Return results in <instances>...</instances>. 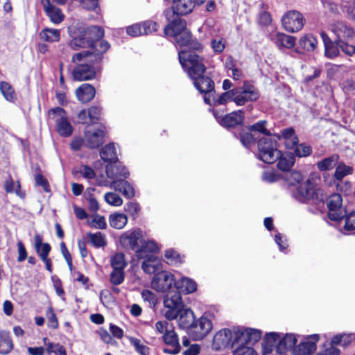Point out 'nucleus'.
<instances>
[{"instance_id":"38","label":"nucleus","mask_w":355,"mask_h":355,"mask_svg":"<svg viewBox=\"0 0 355 355\" xmlns=\"http://www.w3.org/2000/svg\"><path fill=\"white\" fill-rule=\"evenodd\" d=\"M83 31L87 37L92 41L94 46L96 45L97 42H102L103 40L101 39L104 36V30L99 26H92Z\"/></svg>"},{"instance_id":"51","label":"nucleus","mask_w":355,"mask_h":355,"mask_svg":"<svg viewBox=\"0 0 355 355\" xmlns=\"http://www.w3.org/2000/svg\"><path fill=\"white\" fill-rule=\"evenodd\" d=\"M320 36L324 43V56L328 58L329 55L331 54V53H332L336 51V48L334 46L336 39L331 40L324 31L320 33Z\"/></svg>"},{"instance_id":"63","label":"nucleus","mask_w":355,"mask_h":355,"mask_svg":"<svg viewBox=\"0 0 355 355\" xmlns=\"http://www.w3.org/2000/svg\"><path fill=\"white\" fill-rule=\"evenodd\" d=\"M46 317L48 318V326L54 329H57L58 327V321L52 307H49L46 310Z\"/></svg>"},{"instance_id":"62","label":"nucleus","mask_w":355,"mask_h":355,"mask_svg":"<svg viewBox=\"0 0 355 355\" xmlns=\"http://www.w3.org/2000/svg\"><path fill=\"white\" fill-rule=\"evenodd\" d=\"M125 278L124 270H114L110 274V282L114 285L121 284Z\"/></svg>"},{"instance_id":"36","label":"nucleus","mask_w":355,"mask_h":355,"mask_svg":"<svg viewBox=\"0 0 355 355\" xmlns=\"http://www.w3.org/2000/svg\"><path fill=\"white\" fill-rule=\"evenodd\" d=\"M281 335L276 332L267 333L263 340L262 349L272 352L275 349L276 351V346L280 340Z\"/></svg>"},{"instance_id":"20","label":"nucleus","mask_w":355,"mask_h":355,"mask_svg":"<svg viewBox=\"0 0 355 355\" xmlns=\"http://www.w3.org/2000/svg\"><path fill=\"white\" fill-rule=\"evenodd\" d=\"M331 31L336 36V40H349L354 36V28L343 21L335 22L331 26Z\"/></svg>"},{"instance_id":"44","label":"nucleus","mask_w":355,"mask_h":355,"mask_svg":"<svg viewBox=\"0 0 355 355\" xmlns=\"http://www.w3.org/2000/svg\"><path fill=\"white\" fill-rule=\"evenodd\" d=\"M87 236L91 244L96 248H103L107 244L105 236L100 232L96 233L89 232Z\"/></svg>"},{"instance_id":"46","label":"nucleus","mask_w":355,"mask_h":355,"mask_svg":"<svg viewBox=\"0 0 355 355\" xmlns=\"http://www.w3.org/2000/svg\"><path fill=\"white\" fill-rule=\"evenodd\" d=\"M288 149L293 150L294 157H305L312 153V148L305 143L299 144L298 142L295 145V147L288 148Z\"/></svg>"},{"instance_id":"32","label":"nucleus","mask_w":355,"mask_h":355,"mask_svg":"<svg viewBox=\"0 0 355 355\" xmlns=\"http://www.w3.org/2000/svg\"><path fill=\"white\" fill-rule=\"evenodd\" d=\"M197 289V284L190 278L182 277L175 283V290L180 293V291L186 293H191Z\"/></svg>"},{"instance_id":"28","label":"nucleus","mask_w":355,"mask_h":355,"mask_svg":"<svg viewBox=\"0 0 355 355\" xmlns=\"http://www.w3.org/2000/svg\"><path fill=\"white\" fill-rule=\"evenodd\" d=\"M34 248L41 260L49 258L51 247L49 243H43V238L39 234L34 236Z\"/></svg>"},{"instance_id":"21","label":"nucleus","mask_w":355,"mask_h":355,"mask_svg":"<svg viewBox=\"0 0 355 355\" xmlns=\"http://www.w3.org/2000/svg\"><path fill=\"white\" fill-rule=\"evenodd\" d=\"M318 339V334L309 336L293 349V354L295 355H311L316 349V342Z\"/></svg>"},{"instance_id":"55","label":"nucleus","mask_w":355,"mask_h":355,"mask_svg":"<svg viewBox=\"0 0 355 355\" xmlns=\"http://www.w3.org/2000/svg\"><path fill=\"white\" fill-rule=\"evenodd\" d=\"M141 297L145 302L148 304V307L155 308L157 303V298L155 293L149 290H144L141 292Z\"/></svg>"},{"instance_id":"22","label":"nucleus","mask_w":355,"mask_h":355,"mask_svg":"<svg viewBox=\"0 0 355 355\" xmlns=\"http://www.w3.org/2000/svg\"><path fill=\"white\" fill-rule=\"evenodd\" d=\"M107 177L113 180H124L129 176V171L120 162L108 164L105 169Z\"/></svg>"},{"instance_id":"58","label":"nucleus","mask_w":355,"mask_h":355,"mask_svg":"<svg viewBox=\"0 0 355 355\" xmlns=\"http://www.w3.org/2000/svg\"><path fill=\"white\" fill-rule=\"evenodd\" d=\"M104 199L107 203L112 206H120L123 204L122 198L116 193L107 192L104 196Z\"/></svg>"},{"instance_id":"47","label":"nucleus","mask_w":355,"mask_h":355,"mask_svg":"<svg viewBox=\"0 0 355 355\" xmlns=\"http://www.w3.org/2000/svg\"><path fill=\"white\" fill-rule=\"evenodd\" d=\"M40 37L48 42H58L60 39V31L58 29L46 28L40 33Z\"/></svg>"},{"instance_id":"5","label":"nucleus","mask_w":355,"mask_h":355,"mask_svg":"<svg viewBox=\"0 0 355 355\" xmlns=\"http://www.w3.org/2000/svg\"><path fill=\"white\" fill-rule=\"evenodd\" d=\"M277 141L275 138L262 137L257 141V157L266 164H272L277 161L279 150L277 149Z\"/></svg>"},{"instance_id":"12","label":"nucleus","mask_w":355,"mask_h":355,"mask_svg":"<svg viewBox=\"0 0 355 355\" xmlns=\"http://www.w3.org/2000/svg\"><path fill=\"white\" fill-rule=\"evenodd\" d=\"M304 21L303 15L297 10H290L282 18L284 29L291 33L300 31L304 25Z\"/></svg>"},{"instance_id":"19","label":"nucleus","mask_w":355,"mask_h":355,"mask_svg":"<svg viewBox=\"0 0 355 355\" xmlns=\"http://www.w3.org/2000/svg\"><path fill=\"white\" fill-rule=\"evenodd\" d=\"M168 24L164 28V33L166 36L173 37L182 31L187 30V22L184 19H181L180 16L174 15L171 17Z\"/></svg>"},{"instance_id":"34","label":"nucleus","mask_w":355,"mask_h":355,"mask_svg":"<svg viewBox=\"0 0 355 355\" xmlns=\"http://www.w3.org/2000/svg\"><path fill=\"white\" fill-rule=\"evenodd\" d=\"M272 40L279 49H291L295 46L296 41L295 37L282 33H277Z\"/></svg>"},{"instance_id":"57","label":"nucleus","mask_w":355,"mask_h":355,"mask_svg":"<svg viewBox=\"0 0 355 355\" xmlns=\"http://www.w3.org/2000/svg\"><path fill=\"white\" fill-rule=\"evenodd\" d=\"M164 257L168 264L176 265L181 263L180 254L173 249L166 250Z\"/></svg>"},{"instance_id":"29","label":"nucleus","mask_w":355,"mask_h":355,"mask_svg":"<svg viewBox=\"0 0 355 355\" xmlns=\"http://www.w3.org/2000/svg\"><path fill=\"white\" fill-rule=\"evenodd\" d=\"M277 160H278L277 166L280 171H289L295 164V158L291 152L282 153L279 150V155Z\"/></svg>"},{"instance_id":"39","label":"nucleus","mask_w":355,"mask_h":355,"mask_svg":"<svg viewBox=\"0 0 355 355\" xmlns=\"http://www.w3.org/2000/svg\"><path fill=\"white\" fill-rule=\"evenodd\" d=\"M158 251V246L155 241L151 240L145 241L144 239H142V243L141 244L139 250H137V257L138 259H143L146 257V256L150 255L146 254V252H157Z\"/></svg>"},{"instance_id":"41","label":"nucleus","mask_w":355,"mask_h":355,"mask_svg":"<svg viewBox=\"0 0 355 355\" xmlns=\"http://www.w3.org/2000/svg\"><path fill=\"white\" fill-rule=\"evenodd\" d=\"M257 343H248L242 342L241 340L238 342V344L233 349V355H254L255 351L252 348V346Z\"/></svg>"},{"instance_id":"27","label":"nucleus","mask_w":355,"mask_h":355,"mask_svg":"<svg viewBox=\"0 0 355 355\" xmlns=\"http://www.w3.org/2000/svg\"><path fill=\"white\" fill-rule=\"evenodd\" d=\"M194 320V313L191 309H182L178 317V325L182 329H188L189 333L193 325Z\"/></svg>"},{"instance_id":"37","label":"nucleus","mask_w":355,"mask_h":355,"mask_svg":"<svg viewBox=\"0 0 355 355\" xmlns=\"http://www.w3.org/2000/svg\"><path fill=\"white\" fill-rule=\"evenodd\" d=\"M339 155L333 154L317 162L316 166L320 171H326L333 169L338 164Z\"/></svg>"},{"instance_id":"23","label":"nucleus","mask_w":355,"mask_h":355,"mask_svg":"<svg viewBox=\"0 0 355 355\" xmlns=\"http://www.w3.org/2000/svg\"><path fill=\"white\" fill-rule=\"evenodd\" d=\"M42 2L45 12L53 23L58 24L64 20V16L60 8L52 4L50 0H42Z\"/></svg>"},{"instance_id":"45","label":"nucleus","mask_w":355,"mask_h":355,"mask_svg":"<svg viewBox=\"0 0 355 355\" xmlns=\"http://www.w3.org/2000/svg\"><path fill=\"white\" fill-rule=\"evenodd\" d=\"M353 168L346 165L344 162H339L336 165V171L334 177L336 180L340 181L345 176L351 175L353 173Z\"/></svg>"},{"instance_id":"50","label":"nucleus","mask_w":355,"mask_h":355,"mask_svg":"<svg viewBox=\"0 0 355 355\" xmlns=\"http://www.w3.org/2000/svg\"><path fill=\"white\" fill-rule=\"evenodd\" d=\"M0 92L8 101L12 102L15 99V89L8 82H0Z\"/></svg>"},{"instance_id":"31","label":"nucleus","mask_w":355,"mask_h":355,"mask_svg":"<svg viewBox=\"0 0 355 355\" xmlns=\"http://www.w3.org/2000/svg\"><path fill=\"white\" fill-rule=\"evenodd\" d=\"M114 189L121 192L126 198H132L135 196V192L133 186L124 180H113Z\"/></svg>"},{"instance_id":"52","label":"nucleus","mask_w":355,"mask_h":355,"mask_svg":"<svg viewBox=\"0 0 355 355\" xmlns=\"http://www.w3.org/2000/svg\"><path fill=\"white\" fill-rule=\"evenodd\" d=\"M111 266L114 270H124V268L127 266V263L125 261V256L123 253H116L111 257Z\"/></svg>"},{"instance_id":"59","label":"nucleus","mask_w":355,"mask_h":355,"mask_svg":"<svg viewBox=\"0 0 355 355\" xmlns=\"http://www.w3.org/2000/svg\"><path fill=\"white\" fill-rule=\"evenodd\" d=\"M130 343L132 345L135 349V350L141 355H148L149 354V347L146 345L141 343L139 339L136 338H130Z\"/></svg>"},{"instance_id":"9","label":"nucleus","mask_w":355,"mask_h":355,"mask_svg":"<svg viewBox=\"0 0 355 355\" xmlns=\"http://www.w3.org/2000/svg\"><path fill=\"white\" fill-rule=\"evenodd\" d=\"M236 89L235 104L237 106L244 105L248 102H254L259 98L258 89L249 83H244L243 86L236 87Z\"/></svg>"},{"instance_id":"17","label":"nucleus","mask_w":355,"mask_h":355,"mask_svg":"<svg viewBox=\"0 0 355 355\" xmlns=\"http://www.w3.org/2000/svg\"><path fill=\"white\" fill-rule=\"evenodd\" d=\"M142 239V232L137 230L123 234L120 238V242L124 248H129L137 253V250H139Z\"/></svg>"},{"instance_id":"33","label":"nucleus","mask_w":355,"mask_h":355,"mask_svg":"<svg viewBox=\"0 0 355 355\" xmlns=\"http://www.w3.org/2000/svg\"><path fill=\"white\" fill-rule=\"evenodd\" d=\"M278 139L281 138L284 139V144L286 148L295 147V145L299 142V139L295 134V129L292 127L284 128L281 131V135L277 136Z\"/></svg>"},{"instance_id":"60","label":"nucleus","mask_w":355,"mask_h":355,"mask_svg":"<svg viewBox=\"0 0 355 355\" xmlns=\"http://www.w3.org/2000/svg\"><path fill=\"white\" fill-rule=\"evenodd\" d=\"M255 139V135L252 132L243 131L240 133V141L246 148L253 144Z\"/></svg>"},{"instance_id":"24","label":"nucleus","mask_w":355,"mask_h":355,"mask_svg":"<svg viewBox=\"0 0 355 355\" xmlns=\"http://www.w3.org/2000/svg\"><path fill=\"white\" fill-rule=\"evenodd\" d=\"M85 141L87 147L96 148L104 142L105 132L102 129H98L94 132L85 131Z\"/></svg>"},{"instance_id":"1","label":"nucleus","mask_w":355,"mask_h":355,"mask_svg":"<svg viewBox=\"0 0 355 355\" xmlns=\"http://www.w3.org/2000/svg\"><path fill=\"white\" fill-rule=\"evenodd\" d=\"M179 61L182 67L187 70L189 76L193 80L195 87L201 94L214 91V81L209 77L204 76L206 67L201 56L181 51L179 52Z\"/></svg>"},{"instance_id":"43","label":"nucleus","mask_w":355,"mask_h":355,"mask_svg":"<svg viewBox=\"0 0 355 355\" xmlns=\"http://www.w3.org/2000/svg\"><path fill=\"white\" fill-rule=\"evenodd\" d=\"M110 225L115 229H122L128 222V218L124 214L114 213L110 216Z\"/></svg>"},{"instance_id":"48","label":"nucleus","mask_w":355,"mask_h":355,"mask_svg":"<svg viewBox=\"0 0 355 355\" xmlns=\"http://www.w3.org/2000/svg\"><path fill=\"white\" fill-rule=\"evenodd\" d=\"M300 46L307 51H313L318 44L316 38L312 35H306L300 40Z\"/></svg>"},{"instance_id":"54","label":"nucleus","mask_w":355,"mask_h":355,"mask_svg":"<svg viewBox=\"0 0 355 355\" xmlns=\"http://www.w3.org/2000/svg\"><path fill=\"white\" fill-rule=\"evenodd\" d=\"M102 108L99 106H92L88 110V116L90 120V123L95 124L101 119Z\"/></svg>"},{"instance_id":"16","label":"nucleus","mask_w":355,"mask_h":355,"mask_svg":"<svg viewBox=\"0 0 355 355\" xmlns=\"http://www.w3.org/2000/svg\"><path fill=\"white\" fill-rule=\"evenodd\" d=\"M88 62H78L77 65L73 70L72 75L75 80L85 81L95 78L96 70ZM91 63L90 62H89Z\"/></svg>"},{"instance_id":"6","label":"nucleus","mask_w":355,"mask_h":355,"mask_svg":"<svg viewBox=\"0 0 355 355\" xmlns=\"http://www.w3.org/2000/svg\"><path fill=\"white\" fill-rule=\"evenodd\" d=\"M49 117L55 121L56 130L58 134L64 137H68L72 135L73 128L67 119L65 110L56 107L49 110Z\"/></svg>"},{"instance_id":"15","label":"nucleus","mask_w":355,"mask_h":355,"mask_svg":"<svg viewBox=\"0 0 355 355\" xmlns=\"http://www.w3.org/2000/svg\"><path fill=\"white\" fill-rule=\"evenodd\" d=\"M214 116L217 121L223 126L227 128L235 127L243 123L244 113L242 110L234 111L225 116L219 115L217 110H213Z\"/></svg>"},{"instance_id":"56","label":"nucleus","mask_w":355,"mask_h":355,"mask_svg":"<svg viewBox=\"0 0 355 355\" xmlns=\"http://www.w3.org/2000/svg\"><path fill=\"white\" fill-rule=\"evenodd\" d=\"M163 340L168 345L173 346L180 345L178 336L173 329L166 331V332L164 333L163 335Z\"/></svg>"},{"instance_id":"49","label":"nucleus","mask_w":355,"mask_h":355,"mask_svg":"<svg viewBox=\"0 0 355 355\" xmlns=\"http://www.w3.org/2000/svg\"><path fill=\"white\" fill-rule=\"evenodd\" d=\"M4 188L7 193L15 192L20 198H24L25 196V193L22 192L20 189L21 186L19 182H17V184L15 185V183L14 182L10 175L9 176V178L6 180Z\"/></svg>"},{"instance_id":"61","label":"nucleus","mask_w":355,"mask_h":355,"mask_svg":"<svg viewBox=\"0 0 355 355\" xmlns=\"http://www.w3.org/2000/svg\"><path fill=\"white\" fill-rule=\"evenodd\" d=\"M143 35H148L156 32L158 29V24L153 21L147 20L140 24Z\"/></svg>"},{"instance_id":"7","label":"nucleus","mask_w":355,"mask_h":355,"mask_svg":"<svg viewBox=\"0 0 355 355\" xmlns=\"http://www.w3.org/2000/svg\"><path fill=\"white\" fill-rule=\"evenodd\" d=\"M164 305L167 309L164 313L167 320L178 318L183 309L181 294L177 291H168L164 297Z\"/></svg>"},{"instance_id":"30","label":"nucleus","mask_w":355,"mask_h":355,"mask_svg":"<svg viewBox=\"0 0 355 355\" xmlns=\"http://www.w3.org/2000/svg\"><path fill=\"white\" fill-rule=\"evenodd\" d=\"M141 263V268L147 274H155L161 269V263L157 258L153 254L146 256Z\"/></svg>"},{"instance_id":"14","label":"nucleus","mask_w":355,"mask_h":355,"mask_svg":"<svg viewBox=\"0 0 355 355\" xmlns=\"http://www.w3.org/2000/svg\"><path fill=\"white\" fill-rule=\"evenodd\" d=\"M211 329V321L205 315H202L198 320H194L189 335L194 340H200L203 339Z\"/></svg>"},{"instance_id":"2","label":"nucleus","mask_w":355,"mask_h":355,"mask_svg":"<svg viewBox=\"0 0 355 355\" xmlns=\"http://www.w3.org/2000/svg\"><path fill=\"white\" fill-rule=\"evenodd\" d=\"M261 338V331L255 329L234 327L224 328L218 331L213 338V347L216 350L226 348L233 349L238 342L257 343Z\"/></svg>"},{"instance_id":"40","label":"nucleus","mask_w":355,"mask_h":355,"mask_svg":"<svg viewBox=\"0 0 355 355\" xmlns=\"http://www.w3.org/2000/svg\"><path fill=\"white\" fill-rule=\"evenodd\" d=\"M13 349V343L8 332L1 331L0 332V354H8Z\"/></svg>"},{"instance_id":"11","label":"nucleus","mask_w":355,"mask_h":355,"mask_svg":"<svg viewBox=\"0 0 355 355\" xmlns=\"http://www.w3.org/2000/svg\"><path fill=\"white\" fill-rule=\"evenodd\" d=\"M342 197L339 193H334L327 200L328 217L334 221H339L346 216V210L342 207Z\"/></svg>"},{"instance_id":"13","label":"nucleus","mask_w":355,"mask_h":355,"mask_svg":"<svg viewBox=\"0 0 355 355\" xmlns=\"http://www.w3.org/2000/svg\"><path fill=\"white\" fill-rule=\"evenodd\" d=\"M195 8L193 0H173L172 9H166L164 11V15L166 20H170L174 15H187L191 13Z\"/></svg>"},{"instance_id":"8","label":"nucleus","mask_w":355,"mask_h":355,"mask_svg":"<svg viewBox=\"0 0 355 355\" xmlns=\"http://www.w3.org/2000/svg\"><path fill=\"white\" fill-rule=\"evenodd\" d=\"M173 38L177 47H185V49H182V51H186L187 52H191L193 54H197L195 51L200 52L203 49L202 44L196 38L192 37L191 33L189 29L182 31V33L174 36Z\"/></svg>"},{"instance_id":"3","label":"nucleus","mask_w":355,"mask_h":355,"mask_svg":"<svg viewBox=\"0 0 355 355\" xmlns=\"http://www.w3.org/2000/svg\"><path fill=\"white\" fill-rule=\"evenodd\" d=\"M69 45L73 50H77L78 48H90L89 51L75 53L71 58L73 63L82 61L90 62L92 64L100 63L103 59L104 54L110 47L109 42L105 40L97 42L96 45L94 46L92 41L85 35L83 31L78 37L71 40Z\"/></svg>"},{"instance_id":"4","label":"nucleus","mask_w":355,"mask_h":355,"mask_svg":"<svg viewBox=\"0 0 355 355\" xmlns=\"http://www.w3.org/2000/svg\"><path fill=\"white\" fill-rule=\"evenodd\" d=\"M291 195L300 202L316 205L323 202L325 198L322 191L315 189L314 184L309 179L293 187L291 189Z\"/></svg>"},{"instance_id":"25","label":"nucleus","mask_w":355,"mask_h":355,"mask_svg":"<svg viewBox=\"0 0 355 355\" xmlns=\"http://www.w3.org/2000/svg\"><path fill=\"white\" fill-rule=\"evenodd\" d=\"M296 343L297 338L295 334H286L283 337L280 336V340L276 346V353L282 354L288 349L293 351Z\"/></svg>"},{"instance_id":"64","label":"nucleus","mask_w":355,"mask_h":355,"mask_svg":"<svg viewBox=\"0 0 355 355\" xmlns=\"http://www.w3.org/2000/svg\"><path fill=\"white\" fill-rule=\"evenodd\" d=\"M344 218H345L344 229L347 231L355 230V212H351L349 215L346 214Z\"/></svg>"},{"instance_id":"53","label":"nucleus","mask_w":355,"mask_h":355,"mask_svg":"<svg viewBox=\"0 0 355 355\" xmlns=\"http://www.w3.org/2000/svg\"><path fill=\"white\" fill-rule=\"evenodd\" d=\"M268 122L265 120H261L249 127V130L252 132H260L266 135V137H271V132L266 126Z\"/></svg>"},{"instance_id":"18","label":"nucleus","mask_w":355,"mask_h":355,"mask_svg":"<svg viewBox=\"0 0 355 355\" xmlns=\"http://www.w3.org/2000/svg\"><path fill=\"white\" fill-rule=\"evenodd\" d=\"M334 46L336 51L329 55V59H335L343 53L347 57H352L355 55V42L349 40H336Z\"/></svg>"},{"instance_id":"10","label":"nucleus","mask_w":355,"mask_h":355,"mask_svg":"<svg viewBox=\"0 0 355 355\" xmlns=\"http://www.w3.org/2000/svg\"><path fill=\"white\" fill-rule=\"evenodd\" d=\"M176 280L173 274L169 272L162 270L154 275L151 281V286L158 292L165 293L169 289L175 288Z\"/></svg>"},{"instance_id":"35","label":"nucleus","mask_w":355,"mask_h":355,"mask_svg":"<svg viewBox=\"0 0 355 355\" xmlns=\"http://www.w3.org/2000/svg\"><path fill=\"white\" fill-rule=\"evenodd\" d=\"M100 156L103 161L109 164L118 161L116 149L114 144L111 143L103 147L100 151Z\"/></svg>"},{"instance_id":"26","label":"nucleus","mask_w":355,"mask_h":355,"mask_svg":"<svg viewBox=\"0 0 355 355\" xmlns=\"http://www.w3.org/2000/svg\"><path fill=\"white\" fill-rule=\"evenodd\" d=\"M96 94L95 88L90 84H83L76 91L78 99L83 103H86L92 100Z\"/></svg>"},{"instance_id":"42","label":"nucleus","mask_w":355,"mask_h":355,"mask_svg":"<svg viewBox=\"0 0 355 355\" xmlns=\"http://www.w3.org/2000/svg\"><path fill=\"white\" fill-rule=\"evenodd\" d=\"M236 94V87H232L231 90L225 91L216 98L214 101V106L225 105L227 102L232 101L235 103Z\"/></svg>"}]
</instances>
